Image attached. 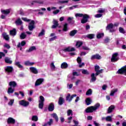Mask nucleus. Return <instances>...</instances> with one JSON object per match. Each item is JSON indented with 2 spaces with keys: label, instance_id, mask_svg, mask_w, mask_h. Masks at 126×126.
<instances>
[{
  "label": "nucleus",
  "instance_id": "nucleus-1",
  "mask_svg": "<svg viewBox=\"0 0 126 126\" xmlns=\"http://www.w3.org/2000/svg\"><path fill=\"white\" fill-rule=\"evenodd\" d=\"M75 17H83L81 21V23L84 24L88 22V19H89V15L86 14L82 13H76L75 15Z\"/></svg>",
  "mask_w": 126,
  "mask_h": 126
},
{
  "label": "nucleus",
  "instance_id": "nucleus-2",
  "mask_svg": "<svg viewBox=\"0 0 126 126\" xmlns=\"http://www.w3.org/2000/svg\"><path fill=\"white\" fill-rule=\"evenodd\" d=\"M100 107V104L97 103L94 106H92L88 107L86 109V113H93L94 111H96Z\"/></svg>",
  "mask_w": 126,
  "mask_h": 126
},
{
  "label": "nucleus",
  "instance_id": "nucleus-3",
  "mask_svg": "<svg viewBox=\"0 0 126 126\" xmlns=\"http://www.w3.org/2000/svg\"><path fill=\"white\" fill-rule=\"evenodd\" d=\"M19 104L20 106H23V107H28L30 103L29 101L25 100H21L19 101Z\"/></svg>",
  "mask_w": 126,
  "mask_h": 126
},
{
  "label": "nucleus",
  "instance_id": "nucleus-4",
  "mask_svg": "<svg viewBox=\"0 0 126 126\" xmlns=\"http://www.w3.org/2000/svg\"><path fill=\"white\" fill-rule=\"evenodd\" d=\"M35 21L34 20H32L29 25L28 28L30 31H33V30L35 28Z\"/></svg>",
  "mask_w": 126,
  "mask_h": 126
},
{
  "label": "nucleus",
  "instance_id": "nucleus-5",
  "mask_svg": "<svg viewBox=\"0 0 126 126\" xmlns=\"http://www.w3.org/2000/svg\"><path fill=\"white\" fill-rule=\"evenodd\" d=\"M113 28H114V24L111 23L107 26L106 29V30H109L110 32H115V30H113Z\"/></svg>",
  "mask_w": 126,
  "mask_h": 126
},
{
  "label": "nucleus",
  "instance_id": "nucleus-6",
  "mask_svg": "<svg viewBox=\"0 0 126 126\" xmlns=\"http://www.w3.org/2000/svg\"><path fill=\"white\" fill-rule=\"evenodd\" d=\"M117 73H119L120 74H125V75H126V65L123 67L121 69H120L117 71Z\"/></svg>",
  "mask_w": 126,
  "mask_h": 126
},
{
  "label": "nucleus",
  "instance_id": "nucleus-7",
  "mask_svg": "<svg viewBox=\"0 0 126 126\" xmlns=\"http://www.w3.org/2000/svg\"><path fill=\"white\" fill-rule=\"evenodd\" d=\"M118 53H114L112 55V57L111 58V62L112 63H115V62H117L118 60H119V57H118Z\"/></svg>",
  "mask_w": 126,
  "mask_h": 126
},
{
  "label": "nucleus",
  "instance_id": "nucleus-8",
  "mask_svg": "<svg viewBox=\"0 0 126 126\" xmlns=\"http://www.w3.org/2000/svg\"><path fill=\"white\" fill-rule=\"evenodd\" d=\"M44 79L43 78H39L36 80L35 83V86H39V85H41L43 82H44Z\"/></svg>",
  "mask_w": 126,
  "mask_h": 126
},
{
  "label": "nucleus",
  "instance_id": "nucleus-9",
  "mask_svg": "<svg viewBox=\"0 0 126 126\" xmlns=\"http://www.w3.org/2000/svg\"><path fill=\"white\" fill-rule=\"evenodd\" d=\"M76 94H73L70 96V94H68L67 96L66 97V101H68L69 102H71V100L74 98V97H76Z\"/></svg>",
  "mask_w": 126,
  "mask_h": 126
},
{
  "label": "nucleus",
  "instance_id": "nucleus-10",
  "mask_svg": "<svg viewBox=\"0 0 126 126\" xmlns=\"http://www.w3.org/2000/svg\"><path fill=\"white\" fill-rule=\"evenodd\" d=\"M82 61V60H81V58L80 57H78L77 59V62L78 63H79V67H82L83 66H84L85 64L84 63H81V62Z\"/></svg>",
  "mask_w": 126,
  "mask_h": 126
},
{
  "label": "nucleus",
  "instance_id": "nucleus-11",
  "mask_svg": "<svg viewBox=\"0 0 126 126\" xmlns=\"http://www.w3.org/2000/svg\"><path fill=\"white\" fill-rule=\"evenodd\" d=\"M5 71L6 72H11L13 70L12 66H7L4 67Z\"/></svg>",
  "mask_w": 126,
  "mask_h": 126
},
{
  "label": "nucleus",
  "instance_id": "nucleus-12",
  "mask_svg": "<svg viewBox=\"0 0 126 126\" xmlns=\"http://www.w3.org/2000/svg\"><path fill=\"white\" fill-rule=\"evenodd\" d=\"M10 10H11V9H8L6 10H3L1 9V13H2V14H5V15H7V14H9V13H10Z\"/></svg>",
  "mask_w": 126,
  "mask_h": 126
},
{
  "label": "nucleus",
  "instance_id": "nucleus-13",
  "mask_svg": "<svg viewBox=\"0 0 126 126\" xmlns=\"http://www.w3.org/2000/svg\"><path fill=\"white\" fill-rule=\"evenodd\" d=\"M30 71H31L32 73H34V74H37L38 73V70L34 67H30Z\"/></svg>",
  "mask_w": 126,
  "mask_h": 126
},
{
  "label": "nucleus",
  "instance_id": "nucleus-14",
  "mask_svg": "<svg viewBox=\"0 0 126 126\" xmlns=\"http://www.w3.org/2000/svg\"><path fill=\"white\" fill-rule=\"evenodd\" d=\"M9 85L10 87H12V88H15L17 85V83H16L15 81H11L9 83Z\"/></svg>",
  "mask_w": 126,
  "mask_h": 126
},
{
  "label": "nucleus",
  "instance_id": "nucleus-15",
  "mask_svg": "<svg viewBox=\"0 0 126 126\" xmlns=\"http://www.w3.org/2000/svg\"><path fill=\"white\" fill-rule=\"evenodd\" d=\"M53 24L54 25L52 27V28L53 29H55V28H57V27L58 26H59V23H58V21H57L55 19L53 20Z\"/></svg>",
  "mask_w": 126,
  "mask_h": 126
},
{
  "label": "nucleus",
  "instance_id": "nucleus-16",
  "mask_svg": "<svg viewBox=\"0 0 126 126\" xmlns=\"http://www.w3.org/2000/svg\"><path fill=\"white\" fill-rule=\"evenodd\" d=\"M24 64L25 65H29L30 66H31L32 65H34V64H35V63L34 62H31L29 61H28L25 62Z\"/></svg>",
  "mask_w": 126,
  "mask_h": 126
},
{
  "label": "nucleus",
  "instance_id": "nucleus-17",
  "mask_svg": "<svg viewBox=\"0 0 126 126\" xmlns=\"http://www.w3.org/2000/svg\"><path fill=\"white\" fill-rule=\"evenodd\" d=\"M41 10H42V11H46V8H41V9L35 10V11H39L38 14H40V15H44V12H40Z\"/></svg>",
  "mask_w": 126,
  "mask_h": 126
},
{
  "label": "nucleus",
  "instance_id": "nucleus-18",
  "mask_svg": "<svg viewBox=\"0 0 126 126\" xmlns=\"http://www.w3.org/2000/svg\"><path fill=\"white\" fill-rule=\"evenodd\" d=\"M54 109H55V105H54V104L52 103H50L48 107V110L50 112H53V111H54Z\"/></svg>",
  "mask_w": 126,
  "mask_h": 126
},
{
  "label": "nucleus",
  "instance_id": "nucleus-19",
  "mask_svg": "<svg viewBox=\"0 0 126 126\" xmlns=\"http://www.w3.org/2000/svg\"><path fill=\"white\" fill-rule=\"evenodd\" d=\"M96 59V60H100L101 59V56L99 55V54H96L94 55H93L91 57L92 60H94V59Z\"/></svg>",
  "mask_w": 126,
  "mask_h": 126
},
{
  "label": "nucleus",
  "instance_id": "nucleus-20",
  "mask_svg": "<svg viewBox=\"0 0 126 126\" xmlns=\"http://www.w3.org/2000/svg\"><path fill=\"white\" fill-rule=\"evenodd\" d=\"M5 63H8L9 64H11V63H12V61H11L10 58L6 57L5 58Z\"/></svg>",
  "mask_w": 126,
  "mask_h": 126
},
{
  "label": "nucleus",
  "instance_id": "nucleus-21",
  "mask_svg": "<svg viewBox=\"0 0 126 126\" xmlns=\"http://www.w3.org/2000/svg\"><path fill=\"white\" fill-rule=\"evenodd\" d=\"M75 49L74 48H67L63 50L64 52H74Z\"/></svg>",
  "mask_w": 126,
  "mask_h": 126
},
{
  "label": "nucleus",
  "instance_id": "nucleus-22",
  "mask_svg": "<svg viewBox=\"0 0 126 126\" xmlns=\"http://www.w3.org/2000/svg\"><path fill=\"white\" fill-rule=\"evenodd\" d=\"M67 66H68L67 63L64 62L61 64V68H63V69H65V68H67Z\"/></svg>",
  "mask_w": 126,
  "mask_h": 126
},
{
  "label": "nucleus",
  "instance_id": "nucleus-23",
  "mask_svg": "<svg viewBox=\"0 0 126 126\" xmlns=\"http://www.w3.org/2000/svg\"><path fill=\"white\" fill-rule=\"evenodd\" d=\"M2 37L4 40H6V41H8L9 40V36L6 33H3L2 34Z\"/></svg>",
  "mask_w": 126,
  "mask_h": 126
},
{
  "label": "nucleus",
  "instance_id": "nucleus-24",
  "mask_svg": "<svg viewBox=\"0 0 126 126\" xmlns=\"http://www.w3.org/2000/svg\"><path fill=\"white\" fill-rule=\"evenodd\" d=\"M13 92H14V88L10 87L9 88H8V91H7V93L9 94H12V93H13Z\"/></svg>",
  "mask_w": 126,
  "mask_h": 126
},
{
  "label": "nucleus",
  "instance_id": "nucleus-25",
  "mask_svg": "<svg viewBox=\"0 0 126 126\" xmlns=\"http://www.w3.org/2000/svg\"><path fill=\"white\" fill-rule=\"evenodd\" d=\"M8 124H14L15 123V120L12 118H9L7 120Z\"/></svg>",
  "mask_w": 126,
  "mask_h": 126
},
{
  "label": "nucleus",
  "instance_id": "nucleus-26",
  "mask_svg": "<svg viewBox=\"0 0 126 126\" xmlns=\"http://www.w3.org/2000/svg\"><path fill=\"white\" fill-rule=\"evenodd\" d=\"M68 26V24H67V23H65L63 25V31H64V32H66V31H67L68 30V27H67Z\"/></svg>",
  "mask_w": 126,
  "mask_h": 126
},
{
  "label": "nucleus",
  "instance_id": "nucleus-27",
  "mask_svg": "<svg viewBox=\"0 0 126 126\" xmlns=\"http://www.w3.org/2000/svg\"><path fill=\"white\" fill-rule=\"evenodd\" d=\"M91 82H95L96 81V77H95V74L92 73L91 75Z\"/></svg>",
  "mask_w": 126,
  "mask_h": 126
},
{
  "label": "nucleus",
  "instance_id": "nucleus-28",
  "mask_svg": "<svg viewBox=\"0 0 126 126\" xmlns=\"http://www.w3.org/2000/svg\"><path fill=\"white\" fill-rule=\"evenodd\" d=\"M76 33H77V30L71 31L69 33V35L71 36V37H73V36H74Z\"/></svg>",
  "mask_w": 126,
  "mask_h": 126
},
{
  "label": "nucleus",
  "instance_id": "nucleus-29",
  "mask_svg": "<svg viewBox=\"0 0 126 126\" xmlns=\"http://www.w3.org/2000/svg\"><path fill=\"white\" fill-rule=\"evenodd\" d=\"M115 109V106L114 105H111L108 108V113L110 114V113H112L113 112V110Z\"/></svg>",
  "mask_w": 126,
  "mask_h": 126
},
{
  "label": "nucleus",
  "instance_id": "nucleus-30",
  "mask_svg": "<svg viewBox=\"0 0 126 126\" xmlns=\"http://www.w3.org/2000/svg\"><path fill=\"white\" fill-rule=\"evenodd\" d=\"M26 44V42L25 41H22L21 43H19L18 45H17L18 48H20V47H23V46H25Z\"/></svg>",
  "mask_w": 126,
  "mask_h": 126
},
{
  "label": "nucleus",
  "instance_id": "nucleus-31",
  "mask_svg": "<svg viewBox=\"0 0 126 126\" xmlns=\"http://www.w3.org/2000/svg\"><path fill=\"white\" fill-rule=\"evenodd\" d=\"M113 116H108L106 117V122H113V118H112Z\"/></svg>",
  "mask_w": 126,
  "mask_h": 126
},
{
  "label": "nucleus",
  "instance_id": "nucleus-32",
  "mask_svg": "<svg viewBox=\"0 0 126 126\" xmlns=\"http://www.w3.org/2000/svg\"><path fill=\"white\" fill-rule=\"evenodd\" d=\"M10 34L12 36H15L16 35V30L15 29H13V30L10 31Z\"/></svg>",
  "mask_w": 126,
  "mask_h": 126
},
{
  "label": "nucleus",
  "instance_id": "nucleus-33",
  "mask_svg": "<svg viewBox=\"0 0 126 126\" xmlns=\"http://www.w3.org/2000/svg\"><path fill=\"white\" fill-rule=\"evenodd\" d=\"M83 45V42L81 41H78L76 42V47H78L79 48L81 47Z\"/></svg>",
  "mask_w": 126,
  "mask_h": 126
},
{
  "label": "nucleus",
  "instance_id": "nucleus-34",
  "mask_svg": "<svg viewBox=\"0 0 126 126\" xmlns=\"http://www.w3.org/2000/svg\"><path fill=\"white\" fill-rule=\"evenodd\" d=\"M86 103L87 105H90L91 103H92V100H91V98L88 97L86 99Z\"/></svg>",
  "mask_w": 126,
  "mask_h": 126
},
{
  "label": "nucleus",
  "instance_id": "nucleus-35",
  "mask_svg": "<svg viewBox=\"0 0 126 126\" xmlns=\"http://www.w3.org/2000/svg\"><path fill=\"white\" fill-rule=\"evenodd\" d=\"M15 24L16 25H21L22 24V21H21L20 18H19L16 21Z\"/></svg>",
  "mask_w": 126,
  "mask_h": 126
},
{
  "label": "nucleus",
  "instance_id": "nucleus-36",
  "mask_svg": "<svg viewBox=\"0 0 126 126\" xmlns=\"http://www.w3.org/2000/svg\"><path fill=\"white\" fill-rule=\"evenodd\" d=\"M102 37H104V33H98L96 35V38L97 39H101Z\"/></svg>",
  "mask_w": 126,
  "mask_h": 126
},
{
  "label": "nucleus",
  "instance_id": "nucleus-37",
  "mask_svg": "<svg viewBox=\"0 0 126 126\" xmlns=\"http://www.w3.org/2000/svg\"><path fill=\"white\" fill-rule=\"evenodd\" d=\"M64 100L63 98L62 97H60L59 99L58 104L59 105H63V103Z\"/></svg>",
  "mask_w": 126,
  "mask_h": 126
},
{
  "label": "nucleus",
  "instance_id": "nucleus-38",
  "mask_svg": "<svg viewBox=\"0 0 126 126\" xmlns=\"http://www.w3.org/2000/svg\"><path fill=\"white\" fill-rule=\"evenodd\" d=\"M116 92H118V89L112 90L110 93V96H114L115 93H116Z\"/></svg>",
  "mask_w": 126,
  "mask_h": 126
},
{
  "label": "nucleus",
  "instance_id": "nucleus-39",
  "mask_svg": "<svg viewBox=\"0 0 126 126\" xmlns=\"http://www.w3.org/2000/svg\"><path fill=\"white\" fill-rule=\"evenodd\" d=\"M44 102H45V98L42 95L40 96L39 103H44Z\"/></svg>",
  "mask_w": 126,
  "mask_h": 126
},
{
  "label": "nucleus",
  "instance_id": "nucleus-40",
  "mask_svg": "<svg viewBox=\"0 0 126 126\" xmlns=\"http://www.w3.org/2000/svg\"><path fill=\"white\" fill-rule=\"evenodd\" d=\"M52 117H53V118H54V119H55L56 122H58L59 121V117H58V115H57V114L56 113H53L51 115Z\"/></svg>",
  "mask_w": 126,
  "mask_h": 126
},
{
  "label": "nucleus",
  "instance_id": "nucleus-41",
  "mask_svg": "<svg viewBox=\"0 0 126 126\" xmlns=\"http://www.w3.org/2000/svg\"><path fill=\"white\" fill-rule=\"evenodd\" d=\"M26 37H27V35L25 34V32L22 33L20 35V39H25Z\"/></svg>",
  "mask_w": 126,
  "mask_h": 126
},
{
  "label": "nucleus",
  "instance_id": "nucleus-42",
  "mask_svg": "<svg viewBox=\"0 0 126 126\" xmlns=\"http://www.w3.org/2000/svg\"><path fill=\"white\" fill-rule=\"evenodd\" d=\"M92 90L90 89H89L86 93V95H87V96L89 95H92Z\"/></svg>",
  "mask_w": 126,
  "mask_h": 126
},
{
  "label": "nucleus",
  "instance_id": "nucleus-43",
  "mask_svg": "<svg viewBox=\"0 0 126 126\" xmlns=\"http://www.w3.org/2000/svg\"><path fill=\"white\" fill-rule=\"evenodd\" d=\"M95 36L94 34H89L87 35V38L89 39H93Z\"/></svg>",
  "mask_w": 126,
  "mask_h": 126
},
{
  "label": "nucleus",
  "instance_id": "nucleus-44",
  "mask_svg": "<svg viewBox=\"0 0 126 126\" xmlns=\"http://www.w3.org/2000/svg\"><path fill=\"white\" fill-rule=\"evenodd\" d=\"M45 35V30H42L41 32L38 34V37H41L42 36H44Z\"/></svg>",
  "mask_w": 126,
  "mask_h": 126
},
{
  "label": "nucleus",
  "instance_id": "nucleus-45",
  "mask_svg": "<svg viewBox=\"0 0 126 126\" xmlns=\"http://www.w3.org/2000/svg\"><path fill=\"white\" fill-rule=\"evenodd\" d=\"M15 64L17 66H18L19 68H23V66L20 64V62H16Z\"/></svg>",
  "mask_w": 126,
  "mask_h": 126
},
{
  "label": "nucleus",
  "instance_id": "nucleus-46",
  "mask_svg": "<svg viewBox=\"0 0 126 126\" xmlns=\"http://www.w3.org/2000/svg\"><path fill=\"white\" fill-rule=\"evenodd\" d=\"M82 73H83V74L88 75V74H89V72H88V70H87L86 69H82Z\"/></svg>",
  "mask_w": 126,
  "mask_h": 126
},
{
  "label": "nucleus",
  "instance_id": "nucleus-47",
  "mask_svg": "<svg viewBox=\"0 0 126 126\" xmlns=\"http://www.w3.org/2000/svg\"><path fill=\"white\" fill-rule=\"evenodd\" d=\"M33 51H36V48H30L29 50H27V53H30L33 52Z\"/></svg>",
  "mask_w": 126,
  "mask_h": 126
},
{
  "label": "nucleus",
  "instance_id": "nucleus-48",
  "mask_svg": "<svg viewBox=\"0 0 126 126\" xmlns=\"http://www.w3.org/2000/svg\"><path fill=\"white\" fill-rule=\"evenodd\" d=\"M50 67L52 70H55V69H56V66H55V64H54V63H52L50 64Z\"/></svg>",
  "mask_w": 126,
  "mask_h": 126
},
{
  "label": "nucleus",
  "instance_id": "nucleus-49",
  "mask_svg": "<svg viewBox=\"0 0 126 126\" xmlns=\"http://www.w3.org/2000/svg\"><path fill=\"white\" fill-rule=\"evenodd\" d=\"M44 107V103L43 102H39V104H38V108L39 109H43V108Z\"/></svg>",
  "mask_w": 126,
  "mask_h": 126
},
{
  "label": "nucleus",
  "instance_id": "nucleus-50",
  "mask_svg": "<svg viewBox=\"0 0 126 126\" xmlns=\"http://www.w3.org/2000/svg\"><path fill=\"white\" fill-rule=\"evenodd\" d=\"M32 120L34 122H37L38 121V117L37 116H33L32 117Z\"/></svg>",
  "mask_w": 126,
  "mask_h": 126
},
{
  "label": "nucleus",
  "instance_id": "nucleus-51",
  "mask_svg": "<svg viewBox=\"0 0 126 126\" xmlns=\"http://www.w3.org/2000/svg\"><path fill=\"white\" fill-rule=\"evenodd\" d=\"M13 103H14V99H10L8 103V105L9 106H12V105H13Z\"/></svg>",
  "mask_w": 126,
  "mask_h": 126
},
{
  "label": "nucleus",
  "instance_id": "nucleus-52",
  "mask_svg": "<svg viewBox=\"0 0 126 126\" xmlns=\"http://www.w3.org/2000/svg\"><path fill=\"white\" fill-rule=\"evenodd\" d=\"M103 72V69H100L97 70L95 73V75L97 76V75H99V74L102 73Z\"/></svg>",
  "mask_w": 126,
  "mask_h": 126
},
{
  "label": "nucleus",
  "instance_id": "nucleus-53",
  "mask_svg": "<svg viewBox=\"0 0 126 126\" xmlns=\"http://www.w3.org/2000/svg\"><path fill=\"white\" fill-rule=\"evenodd\" d=\"M119 32L120 33H122L123 34H125L126 33V32H125V30H124V28L120 27L119 28Z\"/></svg>",
  "mask_w": 126,
  "mask_h": 126
},
{
  "label": "nucleus",
  "instance_id": "nucleus-54",
  "mask_svg": "<svg viewBox=\"0 0 126 126\" xmlns=\"http://www.w3.org/2000/svg\"><path fill=\"white\" fill-rule=\"evenodd\" d=\"M22 19L26 22H30V21H31V20L28 19L27 18H22Z\"/></svg>",
  "mask_w": 126,
  "mask_h": 126
},
{
  "label": "nucleus",
  "instance_id": "nucleus-55",
  "mask_svg": "<svg viewBox=\"0 0 126 126\" xmlns=\"http://www.w3.org/2000/svg\"><path fill=\"white\" fill-rule=\"evenodd\" d=\"M67 116H70V115L72 116V110L69 109L67 111Z\"/></svg>",
  "mask_w": 126,
  "mask_h": 126
},
{
  "label": "nucleus",
  "instance_id": "nucleus-56",
  "mask_svg": "<svg viewBox=\"0 0 126 126\" xmlns=\"http://www.w3.org/2000/svg\"><path fill=\"white\" fill-rule=\"evenodd\" d=\"M5 57V54L3 52H0V59H2V58Z\"/></svg>",
  "mask_w": 126,
  "mask_h": 126
},
{
  "label": "nucleus",
  "instance_id": "nucleus-57",
  "mask_svg": "<svg viewBox=\"0 0 126 126\" xmlns=\"http://www.w3.org/2000/svg\"><path fill=\"white\" fill-rule=\"evenodd\" d=\"M68 0L59 1L60 3H68Z\"/></svg>",
  "mask_w": 126,
  "mask_h": 126
},
{
  "label": "nucleus",
  "instance_id": "nucleus-58",
  "mask_svg": "<svg viewBox=\"0 0 126 126\" xmlns=\"http://www.w3.org/2000/svg\"><path fill=\"white\" fill-rule=\"evenodd\" d=\"M56 39H57V36H54V37L50 38L49 41H50V42H52L53 41H55V40H56Z\"/></svg>",
  "mask_w": 126,
  "mask_h": 126
},
{
  "label": "nucleus",
  "instance_id": "nucleus-59",
  "mask_svg": "<svg viewBox=\"0 0 126 126\" xmlns=\"http://www.w3.org/2000/svg\"><path fill=\"white\" fill-rule=\"evenodd\" d=\"M81 82V80L78 79L75 82V85L76 86H78V84Z\"/></svg>",
  "mask_w": 126,
  "mask_h": 126
},
{
  "label": "nucleus",
  "instance_id": "nucleus-60",
  "mask_svg": "<svg viewBox=\"0 0 126 126\" xmlns=\"http://www.w3.org/2000/svg\"><path fill=\"white\" fill-rule=\"evenodd\" d=\"M72 86H73V85L72 84H67V88H68V89H71V88H72Z\"/></svg>",
  "mask_w": 126,
  "mask_h": 126
},
{
  "label": "nucleus",
  "instance_id": "nucleus-61",
  "mask_svg": "<svg viewBox=\"0 0 126 126\" xmlns=\"http://www.w3.org/2000/svg\"><path fill=\"white\" fill-rule=\"evenodd\" d=\"M99 69H100V66H99V65H96L94 67V70H95V71L96 72V71L97 70H99Z\"/></svg>",
  "mask_w": 126,
  "mask_h": 126
},
{
  "label": "nucleus",
  "instance_id": "nucleus-62",
  "mask_svg": "<svg viewBox=\"0 0 126 126\" xmlns=\"http://www.w3.org/2000/svg\"><path fill=\"white\" fill-rule=\"evenodd\" d=\"M102 15H103L101 14H97L95 15V17H96V18H99L100 17H102Z\"/></svg>",
  "mask_w": 126,
  "mask_h": 126
},
{
  "label": "nucleus",
  "instance_id": "nucleus-63",
  "mask_svg": "<svg viewBox=\"0 0 126 126\" xmlns=\"http://www.w3.org/2000/svg\"><path fill=\"white\" fill-rule=\"evenodd\" d=\"M73 75L74 76H79V75H80V74H78L77 72L75 71L73 72Z\"/></svg>",
  "mask_w": 126,
  "mask_h": 126
},
{
  "label": "nucleus",
  "instance_id": "nucleus-64",
  "mask_svg": "<svg viewBox=\"0 0 126 126\" xmlns=\"http://www.w3.org/2000/svg\"><path fill=\"white\" fill-rule=\"evenodd\" d=\"M104 43H109V42H110V38L106 37L104 41Z\"/></svg>",
  "mask_w": 126,
  "mask_h": 126
}]
</instances>
